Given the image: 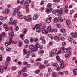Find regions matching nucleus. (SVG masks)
<instances>
[{
  "instance_id": "f257e3e1",
  "label": "nucleus",
  "mask_w": 77,
  "mask_h": 77,
  "mask_svg": "<svg viewBox=\"0 0 77 77\" xmlns=\"http://www.w3.org/2000/svg\"><path fill=\"white\" fill-rule=\"evenodd\" d=\"M57 12H58V16H60L61 14H63V10L62 8L60 9V10L59 9H57Z\"/></svg>"
},
{
  "instance_id": "f03ea898",
  "label": "nucleus",
  "mask_w": 77,
  "mask_h": 77,
  "mask_svg": "<svg viewBox=\"0 0 77 77\" xmlns=\"http://www.w3.org/2000/svg\"><path fill=\"white\" fill-rule=\"evenodd\" d=\"M29 49L31 50V52L35 51V47L33 45H31L29 46Z\"/></svg>"
},
{
  "instance_id": "7ed1b4c3",
  "label": "nucleus",
  "mask_w": 77,
  "mask_h": 77,
  "mask_svg": "<svg viewBox=\"0 0 77 77\" xmlns=\"http://www.w3.org/2000/svg\"><path fill=\"white\" fill-rule=\"evenodd\" d=\"M70 56H71V52H70V51H68L67 52V54L65 55V57L66 58V59H68L69 58Z\"/></svg>"
},
{
  "instance_id": "20e7f679",
  "label": "nucleus",
  "mask_w": 77,
  "mask_h": 77,
  "mask_svg": "<svg viewBox=\"0 0 77 77\" xmlns=\"http://www.w3.org/2000/svg\"><path fill=\"white\" fill-rule=\"evenodd\" d=\"M56 51H57V49H55L53 51H52L51 54V56H54Z\"/></svg>"
},
{
  "instance_id": "39448f33",
  "label": "nucleus",
  "mask_w": 77,
  "mask_h": 77,
  "mask_svg": "<svg viewBox=\"0 0 77 77\" xmlns=\"http://www.w3.org/2000/svg\"><path fill=\"white\" fill-rule=\"evenodd\" d=\"M53 10V8H50L49 9L48 8H47L46 10V12L47 14H49V13L51 12Z\"/></svg>"
},
{
  "instance_id": "423d86ee",
  "label": "nucleus",
  "mask_w": 77,
  "mask_h": 77,
  "mask_svg": "<svg viewBox=\"0 0 77 77\" xmlns=\"http://www.w3.org/2000/svg\"><path fill=\"white\" fill-rule=\"evenodd\" d=\"M39 45V43H36L35 44V47H34V50L35 51H36V50L38 49L39 48L38 47Z\"/></svg>"
},
{
  "instance_id": "0eeeda50",
  "label": "nucleus",
  "mask_w": 77,
  "mask_h": 77,
  "mask_svg": "<svg viewBox=\"0 0 77 77\" xmlns=\"http://www.w3.org/2000/svg\"><path fill=\"white\" fill-rule=\"evenodd\" d=\"M52 19V17L51 16L49 17V18L47 19L46 21L47 23H50L51 22V20Z\"/></svg>"
},
{
  "instance_id": "6e6552de",
  "label": "nucleus",
  "mask_w": 77,
  "mask_h": 77,
  "mask_svg": "<svg viewBox=\"0 0 77 77\" xmlns=\"http://www.w3.org/2000/svg\"><path fill=\"white\" fill-rule=\"evenodd\" d=\"M9 37L10 38L9 40V44L11 45V44H14V41L12 40V39L11 38H12V36L11 35Z\"/></svg>"
},
{
  "instance_id": "1a4fd4ad",
  "label": "nucleus",
  "mask_w": 77,
  "mask_h": 77,
  "mask_svg": "<svg viewBox=\"0 0 77 77\" xmlns=\"http://www.w3.org/2000/svg\"><path fill=\"white\" fill-rule=\"evenodd\" d=\"M61 64H60V67L61 68H64V61H61L60 62Z\"/></svg>"
},
{
  "instance_id": "9d476101",
  "label": "nucleus",
  "mask_w": 77,
  "mask_h": 77,
  "mask_svg": "<svg viewBox=\"0 0 77 77\" xmlns=\"http://www.w3.org/2000/svg\"><path fill=\"white\" fill-rule=\"evenodd\" d=\"M52 5H53L51 3H49L47 5L46 7L47 8H51Z\"/></svg>"
},
{
  "instance_id": "9b49d317",
  "label": "nucleus",
  "mask_w": 77,
  "mask_h": 77,
  "mask_svg": "<svg viewBox=\"0 0 77 77\" xmlns=\"http://www.w3.org/2000/svg\"><path fill=\"white\" fill-rule=\"evenodd\" d=\"M42 33L43 34H47L48 33V31L45 29H44L42 30Z\"/></svg>"
},
{
  "instance_id": "f8f14e48",
  "label": "nucleus",
  "mask_w": 77,
  "mask_h": 77,
  "mask_svg": "<svg viewBox=\"0 0 77 77\" xmlns=\"http://www.w3.org/2000/svg\"><path fill=\"white\" fill-rule=\"evenodd\" d=\"M42 26V24H41V23H40L39 25V33H41V32H42V28H41L40 27H39V26Z\"/></svg>"
},
{
  "instance_id": "ddd939ff",
  "label": "nucleus",
  "mask_w": 77,
  "mask_h": 77,
  "mask_svg": "<svg viewBox=\"0 0 77 77\" xmlns=\"http://www.w3.org/2000/svg\"><path fill=\"white\" fill-rule=\"evenodd\" d=\"M23 45V43L20 41V40L19 41V47H21L22 45Z\"/></svg>"
},
{
  "instance_id": "4468645a",
  "label": "nucleus",
  "mask_w": 77,
  "mask_h": 77,
  "mask_svg": "<svg viewBox=\"0 0 77 77\" xmlns=\"http://www.w3.org/2000/svg\"><path fill=\"white\" fill-rule=\"evenodd\" d=\"M71 23V22L70 21V20H68L66 21V24L67 25H69L70 24V23Z\"/></svg>"
},
{
  "instance_id": "2eb2a0df",
  "label": "nucleus",
  "mask_w": 77,
  "mask_h": 77,
  "mask_svg": "<svg viewBox=\"0 0 77 77\" xmlns=\"http://www.w3.org/2000/svg\"><path fill=\"white\" fill-rule=\"evenodd\" d=\"M34 20H36L37 18V15L36 14H35L33 17Z\"/></svg>"
},
{
  "instance_id": "dca6fc26",
  "label": "nucleus",
  "mask_w": 77,
  "mask_h": 77,
  "mask_svg": "<svg viewBox=\"0 0 77 77\" xmlns=\"http://www.w3.org/2000/svg\"><path fill=\"white\" fill-rule=\"evenodd\" d=\"M71 35H72L73 38H77V35H75V33H72L71 34Z\"/></svg>"
},
{
  "instance_id": "f3484780",
  "label": "nucleus",
  "mask_w": 77,
  "mask_h": 77,
  "mask_svg": "<svg viewBox=\"0 0 77 77\" xmlns=\"http://www.w3.org/2000/svg\"><path fill=\"white\" fill-rule=\"evenodd\" d=\"M39 68L40 69H44L45 68V66L43 65H41L39 66Z\"/></svg>"
},
{
  "instance_id": "a211bd4d",
  "label": "nucleus",
  "mask_w": 77,
  "mask_h": 77,
  "mask_svg": "<svg viewBox=\"0 0 77 77\" xmlns=\"http://www.w3.org/2000/svg\"><path fill=\"white\" fill-rule=\"evenodd\" d=\"M6 66L4 67V69H7V66H8V61H6L5 63Z\"/></svg>"
},
{
  "instance_id": "6ab92c4d",
  "label": "nucleus",
  "mask_w": 77,
  "mask_h": 77,
  "mask_svg": "<svg viewBox=\"0 0 77 77\" xmlns=\"http://www.w3.org/2000/svg\"><path fill=\"white\" fill-rule=\"evenodd\" d=\"M24 5L26 7V8H28L29 7V4H28V3L26 2H25L24 4Z\"/></svg>"
},
{
  "instance_id": "aec40b11",
  "label": "nucleus",
  "mask_w": 77,
  "mask_h": 77,
  "mask_svg": "<svg viewBox=\"0 0 77 77\" xmlns=\"http://www.w3.org/2000/svg\"><path fill=\"white\" fill-rule=\"evenodd\" d=\"M14 24H15V25H16L17 24V21L16 20H14L11 23V24H12V25H13Z\"/></svg>"
},
{
  "instance_id": "412c9836",
  "label": "nucleus",
  "mask_w": 77,
  "mask_h": 77,
  "mask_svg": "<svg viewBox=\"0 0 77 77\" xmlns=\"http://www.w3.org/2000/svg\"><path fill=\"white\" fill-rule=\"evenodd\" d=\"M22 71L23 72H26V67H24L22 69Z\"/></svg>"
},
{
  "instance_id": "4be33fe9",
  "label": "nucleus",
  "mask_w": 77,
  "mask_h": 77,
  "mask_svg": "<svg viewBox=\"0 0 77 77\" xmlns=\"http://www.w3.org/2000/svg\"><path fill=\"white\" fill-rule=\"evenodd\" d=\"M63 51L64 53H68V51H68V49L66 48H64L63 49Z\"/></svg>"
},
{
  "instance_id": "5701e85b",
  "label": "nucleus",
  "mask_w": 77,
  "mask_h": 77,
  "mask_svg": "<svg viewBox=\"0 0 77 77\" xmlns=\"http://www.w3.org/2000/svg\"><path fill=\"white\" fill-rule=\"evenodd\" d=\"M5 33H2L0 35V38H2V36H5Z\"/></svg>"
},
{
  "instance_id": "b1692460",
  "label": "nucleus",
  "mask_w": 77,
  "mask_h": 77,
  "mask_svg": "<svg viewBox=\"0 0 77 77\" xmlns=\"http://www.w3.org/2000/svg\"><path fill=\"white\" fill-rule=\"evenodd\" d=\"M24 36H25V34H20V36L21 37V39L22 40H23V38Z\"/></svg>"
},
{
  "instance_id": "393cba45",
  "label": "nucleus",
  "mask_w": 77,
  "mask_h": 77,
  "mask_svg": "<svg viewBox=\"0 0 77 77\" xmlns=\"http://www.w3.org/2000/svg\"><path fill=\"white\" fill-rule=\"evenodd\" d=\"M73 72L75 75H77V70L75 69H74L73 70Z\"/></svg>"
},
{
  "instance_id": "a878e982",
  "label": "nucleus",
  "mask_w": 77,
  "mask_h": 77,
  "mask_svg": "<svg viewBox=\"0 0 77 77\" xmlns=\"http://www.w3.org/2000/svg\"><path fill=\"white\" fill-rule=\"evenodd\" d=\"M10 45V44H9V43H8V42H6L5 44V45L6 47H8V45Z\"/></svg>"
},
{
  "instance_id": "bb28decb",
  "label": "nucleus",
  "mask_w": 77,
  "mask_h": 77,
  "mask_svg": "<svg viewBox=\"0 0 77 77\" xmlns=\"http://www.w3.org/2000/svg\"><path fill=\"white\" fill-rule=\"evenodd\" d=\"M7 60L9 62L11 61V58H10V57L9 56L7 57Z\"/></svg>"
},
{
  "instance_id": "cd10ccee",
  "label": "nucleus",
  "mask_w": 77,
  "mask_h": 77,
  "mask_svg": "<svg viewBox=\"0 0 77 77\" xmlns=\"http://www.w3.org/2000/svg\"><path fill=\"white\" fill-rule=\"evenodd\" d=\"M24 42L26 43V44H29V40L27 39L25 40Z\"/></svg>"
},
{
  "instance_id": "c85d7f7f",
  "label": "nucleus",
  "mask_w": 77,
  "mask_h": 77,
  "mask_svg": "<svg viewBox=\"0 0 77 77\" xmlns=\"http://www.w3.org/2000/svg\"><path fill=\"white\" fill-rule=\"evenodd\" d=\"M51 29V27L50 26H48L47 28V30L49 31L50 32V30Z\"/></svg>"
},
{
  "instance_id": "c756f323",
  "label": "nucleus",
  "mask_w": 77,
  "mask_h": 77,
  "mask_svg": "<svg viewBox=\"0 0 77 77\" xmlns=\"http://www.w3.org/2000/svg\"><path fill=\"white\" fill-rule=\"evenodd\" d=\"M54 21L55 23H57V21H58L57 18H55L54 19Z\"/></svg>"
},
{
  "instance_id": "7c9ffc66",
  "label": "nucleus",
  "mask_w": 77,
  "mask_h": 77,
  "mask_svg": "<svg viewBox=\"0 0 77 77\" xmlns=\"http://www.w3.org/2000/svg\"><path fill=\"white\" fill-rule=\"evenodd\" d=\"M29 21H32V18L30 17H29L28 18V19H27L26 20V21L28 22Z\"/></svg>"
},
{
  "instance_id": "2f4dec72",
  "label": "nucleus",
  "mask_w": 77,
  "mask_h": 77,
  "mask_svg": "<svg viewBox=\"0 0 77 77\" xmlns=\"http://www.w3.org/2000/svg\"><path fill=\"white\" fill-rule=\"evenodd\" d=\"M35 27L36 29H39V24H36Z\"/></svg>"
},
{
  "instance_id": "473e14b6",
  "label": "nucleus",
  "mask_w": 77,
  "mask_h": 77,
  "mask_svg": "<svg viewBox=\"0 0 77 77\" xmlns=\"http://www.w3.org/2000/svg\"><path fill=\"white\" fill-rule=\"evenodd\" d=\"M58 74L61 75H63V72H58Z\"/></svg>"
},
{
  "instance_id": "72a5a7b5",
  "label": "nucleus",
  "mask_w": 77,
  "mask_h": 77,
  "mask_svg": "<svg viewBox=\"0 0 77 77\" xmlns=\"http://www.w3.org/2000/svg\"><path fill=\"white\" fill-rule=\"evenodd\" d=\"M60 68L59 67H57L56 69V70L57 71H60Z\"/></svg>"
},
{
  "instance_id": "f704fd0d",
  "label": "nucleus",
  "mask_w": 77,
  "mask_h": 77,
  "mask_svg": "<svg viewBox=\"0 0 77 77\" xmlns=\"http://www.w3.org/2000/svg\"><path fill=\"white\" fill-rule=\"evenodd\" d=\"M8 12H9V9H7L5 10L6 14H8Z\"/></svg>"
},
{
  "instance_id": "c9c22d12",
  "label": "nucleus",
  "mask_w": 77,
  "mask_h": 77,
  "mask_svg": "<svg viewBox=\"0 0 77 77\" xmlns=\"http://www.w3.org/2000/svg\"><path fill=\"white\" fill-rule=\"evenodd\" d=\"M23 51L24 52L25 54L27 53V50L26 49H24Z\"/></svg>"
},
{
  "instance_id": "e433bc0d",
  "label": "nucleus",
  "mask_w": 77,
  "mask_h": 77,
  "mask_svg": "<svg viewBox=\"0 0 77 77\" xmlns=\"http://www.w3.org/2000/svg\"><path fill=\"white\" fill-rule=\"evenodd\" d=\"M56 10H53L52 11V13L53 14H56Z\"/></svg>"
},
{
  "instance_id": "4c0bfd02",
  "label": "nucleus",
  "mask_w": 77,
  "mask_h": 77,
  "mask_svg": "<svg viewBox=\"0 0 77 77\" xmlns=\"http://www.w3.org/2000/svg\"><path fill=\"white\" fill-rule=\"evenodd\" d=\"M68 40L70 42H71V41H72V38H68Z\"/></svg>"
},
{
  "instance_id": "58836bf2",
  "label": "nucleus",
  "mask_w": 77,
  "mask_h": 77,
  "mask_svg": "<svg viewBox=\"0 0 77 77\" xmlns=\"http://www.w3.org/2000/svg\"><path fill=\"white\" fill-rule=\"evenodd\" d=\"M66 44V43H65V42H63L62 43V46H64V45H65Z\"/></svg>"
},
{
  "instance_id": "ea45409f",
  "label": "nucleus",
  "mask_w": 77,
  "mask_h": 77,
  "mask_svg": "<svg viewBox=\"0 0 77 77\" xmlns=\"http://www.w3.org/2000/svg\"><path fill=\"white\" fill-rule=\"evenodd\" d=\"M23 15H21V16H20L19 17V19H23Z\"/></svg>"
},
{
  "instance_id": "a19ab883",
  "label": "nucleus",
  "mask_w": 77,
  "mask_h": 77,
  "mask_svg": "<svg viewBox=\"0 0 77 77\" xmlns=\"http://www.w3.org/2000/svg\"><path fill=\"white\" fill-rule=\"evenodd\" d=\"M52 75L53 77H56V75L55 74V73L53 72L52 73Z\"/></svg>"
},
{
  "instance_id": "79ce46f5",
  "label": "nucleus",
  "mask_w": 77,
  "mask_h": 77,
  "mask_svg": "<svg viewBox=\"0 0 77 77\" xmlns=\"http://www.w3.org/2000/svg\"><path fill=\"white\" fill-rule=\"evenodd\" d=\"M23 64L24 65H27V62H26V61H24V62H23Z\"/></svg>"
},
{
  "instance_id": "37998d69",
  "label": "nucleus",
  "mask_w": 77,
  "mask_h": 77,
  "mask_svg": "<svg viewBox=\"0 0 77 77\" xmlns=\"http://www.w3.org/2000/svg\"><path fill=\"white\" fill-rule=\"evenodd\" d=\"M40 39L41 40V41H42L44 39V37L43 36H42L40 38Z\"/></svg>"
},
{
  "instance_id": "c03bdc74",
  "label": "nucleus",
  "mask_w": 77,
  "mask_h": 77,
  "mask_svg": "<svg viewBox=\"0 0 77 77\" xmlns=\"http://www.w3.org/2000/svg\"><path fill=\"white\" fill-rule=\"evenodd\" d=\"M57 26L58 28H60L61 27V25L59 24H57Z\"/></svg>"
},
{
  "instance_id": "a18cd8bd",
  "label": "nucleus",
  "mask_w": 77,
  "mask_h": 77,
  "mask_svg": "<svg viewBox=\"0 0 77 77\" xmlns=\"http://www.w3.org/2000/svg\"><path fill=\"white\" fill-rule=\"evenodd\" d=\"M41 4H40V5H42H42H44V1H42L41 2Z\"/></svg>"
},
{
  "instance_id": "49530a36",
  "label": "nucleus",
  "mask_w": 77,
  "mask_h": 77,
  "mask_svg": "<svg viewBox=\"0 0 77 77\" xmlns=\"http://www.w3.org/2000/svg\"><path fill=\"white\" fill-rule=\"evenodd\" d=\"M57 65H57V64L56 63H54L53 64V66H57Z\"/></svg>"
},
{
  "instance_id": "de8ad7c7",
  "label": "nucleus",
  "mask_w": 77,
  "mask_h": 77,
  "mask_svg": "<svg viewBox=\"0 0 77 77\" xmlns=\"http://www.w3.org/2000/svg\"><path fill=\"white\" fill-rule=\"evenodd\" d=\"M23 76H24L25 77H27V74L26 73H24L23 74Z\"/></svg>"
},
{
  "instance_id": "09e8293b",
  "label": "nucleus",
  "mask_w": 77,
  "mask_h": 77,
  "mask_svg": "<svg viewBox=\"0 0 77 77\" xmlns=\"http://www.w3.org/2000/svg\"><path fill=\"white\" fill-rule=\"evenodd\" d=\"M0 68L1 69V70H2V71H3L4 70V67L3 66L0 67Z\"/></svg>"
},
{
  "instance_id": "8fccbe9b",
  "label": "nucleus",
  "mask_w": 77,
  "mask_h": 77,
  "mask_svg": "<svg viewBox=\"0 0 77 77\" xmlns=\"http://www.w3.org/2000/svg\"><path fill=\"white\" fill-rule=\"evenodd\" d=\"M68 9H65V13H68Z\"/></svg>"
},
{
  "instance_id": "3c124183",
  "label": "nucleus",
  "mask_w": 77,
  "mask_h": 77,
  "mask_svg": "<svg viewBox=\"0 0 77 77\" xmlns=\"http://www.w3.org/2000/svg\"><path fill=\"white\" fill-rule=\"evenodd\" d=\"M2 55H0V61H2Z\"/></svg>"
},
{
  "instance_id": "603ef678",
  "label": "nucleus",
  "mask_w": 77,
  "mask_h": 77,
  "mask_svg": "<svg viewBox=\"0 0 77 77\" xmlns=\"http://www.w3.org/2000/svg\"><path fill=\"white\" fill-rule=\"evenodd\" d=\"M35 73L36 74H38L39 73V69L36 70L35 71Z\"/></svg>"
},
{
  "instance_id": "864d4df0",
  "label": "nucleus",
  "mask_w": 77,
  "mask_h": 77,
  "mask_svg": "<svg viewBox=\"0 0 77 77\" xmlns=\"http://www.w3.org/2000/svg\"><path fill=\"white\" fill-rule=\"evenodd\" d=\"M39 47L40 49H42L43 47L42 45H39Z\"/></svg>"
},
{
  "instance_id": "5fc2aeb1",
  "label": "nucleus",
  "mask_w": 77,
  "mask_h": 77,
  "mask_svg": "<svg viewBox=\"0 0 77 77\" xmlns=\"http://www.w3.org/2000/svg\"><path fill=\"white\" fill-rule=\"evenodd\" d=\"M63 73L65 74H67L68 73V71H65L63 72Z\"/></svg>"
},
{
  "instance_id": "6e6d98bb",
  "label": "nucleus",
  "mask_w": 77,
  "mask_h": 77,
  "mask_svg": "<svg viewBox=\"0 0 77 77\" xmlns=\"http://www.w3.org/2000/svg\"><path fill=\"white\" fill-rule=\"evenodd\" d=\"M21 15V13L20 12H18L17 14V16H20Z\"/></svg>"
},
{
  "instance_id": "4d7b16f0",
  "label": "nucleus",
  "mask_w": 77,
  "mask_h": 77,
  "mask_svg": "<svg viewBox=\"0 0 77 77\" xmlns=\"http://www.w3.org/2000/svg\"><path fill=\"white\" fill-rule=\"evenodd\" d=\"M13 16H16V12H14L13 13Z\"/></svg>"
},
{
  "instance_id": "13d9d810",
  "label": "nucleus",
  "mask_w": 77,
  "mask_h": 77,
  "mask_svg": "<svg viewBox=\"0 0 77 77\" xmlns=\"http://www.w3.org/2000/svg\"><path fill=\"white\" fill-rule=\"evenodd\" d=\"M65 32V29H62L61 30V32L62 33H63Z\"/></svg>"
},
{
  "instance_id": "bf43d9fd",
  "label": "nucleus",
  "mask_w": 77,
  "mask_h": 77,
  "mask_svg": "<svg viewBox=\"0 0 77 77\" xmlns=\"http://www.w3.org/2000/svg\"><path fill=\"white\" fill-rule=\"evenodd\" d=\"M33 40L34 41H35V42H36L37 41H38V39L36 38H35L33 39Z\"/></svg>"
},
{
  "instance_id": "052dcab7",
  "label": "nucleus",
  "mask_w": 77,
  "mask_h": 77,
  "mask_svg": "<svg viewBox=\"0 0 77 77\" xmlns=\"http://www.w3.org/2000/svg\"><path fill=\"white\" fill-rule=\"evenodd\" d=\"M65 38L63 37H61V41H64Z\"/></svg>"
},
{
  "instance_id": "680f3d73",
  "label": "nucleus",
  "mask_w": 77,
  "mask_h": 77,
  "mask_svg": "<svg viewBox=\"0 0 77 77\" xmlns=\"http://www.w3.org/2000/svg\"><path fill=\"white\" fill-rule=\"evenodd\" d=\"M5 30L6 31H8V30H9V27H6V28H5Z\"/></svg>"
},
{
  "instance_id": "e2e57ef3",
  "label": "nucleus",
  "mask_w": 77,
  "mask_h": 77,
  "mask_svg": "<svg viewBox=\"0 0 77 77\" xmlns=\"http://www.w3.org/2000/svg\"><path fill=\"white\" fill-rule=\"evenodd\" d=\"M3 27L4 28H6V27H7V25H6V24H5L3 26Z\"/></svg>"
},
{
  "instance_id": "0e129e2a",
  "label": "nucleus",
  "mask_w": 77,
  "mask_h": 77,
  "mask_svg": "<svg viewBox=\"0 0 77 77\" xmlns=\"http://www.w3.org/2000/svg\"><path fill=\"white\" fill-rule=\"evenodd\" d=\"M0 20H3V17L0 16Z\"/></svg>"
},
{
  "instance_id": "69168bd1",
  "label": "nucleus",
  "mask_w": 77,
  "mask_h": 77,
  "mask_svg": "<svg viewBox=\"0 0 77 77\" xmlns=\"http://www.w3.org/2000/svg\"><path fill=\"white\" fill-rule=\"evenodd\" d=\"M42 42L43 44H45V40L44 39L42 41Z\"/></svg>"
},
{
  "instance_id": "338daca9",
  "label": "nucleus",
  "mask_w": 77,
  "mask_h": 77,
  "mask_svg": "<svg viewBox=\"0 0 77 77\" xmlns=\"http://www.w3.org/2000/svg\"><path fill=\"white\" fill-rule=\"evenodd\" d=\"M30 11V10H29V8H27L26 9V12H29Z\"/></svg>"
},
{
  "instance_id": "774afa93",
  "label": "nucleus",
  "mask_w": 77,
  "mask_h": 77,
  "mask_svg": "<svg viewBox=\"0 0 77 77\" xmlns=\"http://www.w3.org/2000/svg\"><path fill=\"white\" fill-rule=\"evenodd\" d=\"M50 74L49 73H48L46 74V77H48L50 76Z\"/></svg>"
}]
</instances>
